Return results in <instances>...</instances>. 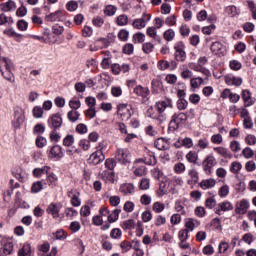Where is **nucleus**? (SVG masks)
<instances>
[{
	"label": "nucleus",
	"instance_id": "1",
	"mask_svg": "<svg viewBox=\"0 0 256 256\" xmlns=\"http://www.w3.org/2000/svg\"><path fill=\"white\" fill-rule=\"evenodd\" d=\"M133 107L129 104H118L117 105V116L118 119H120L121 121H129V119H131V111H132Z\"/></svg>",
	"mask_w": 256,
	"mask_h": 256
},
{
	"label": "nucleus",
	"instance_id": "2",
	"mask_svg": "<svg viewBox=\"0 0 256 256\" xmlns=\"http://www.w3.org/2000/svg\"><path fill=\"white\" fill-rule=\"evenodd\" d=\"M119 215H121V209L116 208L112 212L109 210V214H107V221L101 228V231H109L111 229V223H116L119 221Z\"/></svg>",
	"mask_w": 256,
	"mask_h": 256
},
{
	"label": "nucleus",
	"instance_id": "3",
	"mask_svg": "<svg viewBox=\"0 0 256 256\" xmlns=\"http://www.w3.org/2000/svg\"><path fill=\"white\" fill-rule=\"evenodd\" d=\"M25 121V110L21 107H16L14 109V118L12 120V125L15 129H20Z\"/></svg>",
	"mask_w": 256,
	"mask_h": 256
},
{
	"label": "nucleus",
	"instance_id": "4",
	"mask_svg": "<svg viewBox=\"0 0 256 256\" xmlns=\"http://www.w3.org/2000/svg\"><path fill=\"white\" fill-rule=\"evenodd\" d=\"M151 21V14H148L147 12H144L141 16V18H136L132 22L133 29H137L138 31H141V29H145L147 27V23Z\"/></svg>",
	"mask_w": 256,
	"mask_h": 256
},
{
	"label": "nucleus",
	"instance_id": "5",
	"mask_svg": "<svg viewBox=\"0 0 256 256\" xmlns=\"http://www.w3.org/2000/svg\"><path fill=\"white\" fill-rule=\"evenodd\" d=\"M217 165V159L213 154L208 155L202 162L203 171L206 175L213 173V168Z\"/></svg>",
	"mask_w": 256,
	"mask_h": 256
},
{
	"label": "nucleus",
	"instance_id": "6",
	"mask_svg": "<svg viewBox=\"0 0 256 256\" xmlns=\"http://www.w3.org/2000/svg\"><path fill=\"white\" fill-rule=\"evenodd\" d=\"M115 157L122 165L131 163V152L127 148H118Z\"/></svg>",
	"mask_w": 256,
	"mask_h": 256
},
{
	"label": "nucleus",
	"instance_id": "7",
	"mask_svg": "<svg viewBox=\"0 0 256 256\" xmlns=\"http://www.w3.org/2000/svg\"><path fill=\"white\" fill-rule=\"evenodd\" d=\"M154 107L156 111L159 112L160 115H167L165 111H167V109H173V100L166 98L164 100L156 102Z\"/></svg>",
	"mask_w": 256,
	"mask_h": 256
},
{
	"label": "nucleus",
	"instance_id": "8",
	"mask_svg": "<svg viewBox=\"0 0 256 256\" xmlns=\"http://www.w3.org/2000/svg\"><path fill=\"white\" fill-rule=\"evenodd\" d=\"M109 215V208L102 207L99 209V215L93 216L92 223L96 227H100V229L105 225V221H103V217H107Z\"/></svg>",
	"mask_w": 256,
	"mask_h": 256
},
{
	"label": "nucleus",
	"instance_id": "9",
	"mask_svg": "<svg viewBox=\"0 0 256 256\" xmlns=\"http://www.w3.org/2000/svg\"><path fill=\"white\" fill-rule=\"evenodd\" d=\"M2 248L0 249V256H7L13 253V239L3 238L1 241Z\"/></svg>",
	"mask_w": 256,
	"mask_h": 256
},
{
	"label": "nucleus",
	"instance_id": "10",
	"mask_svg": "<svg viewBox=\"0 0 256 256\" xmlns=\"http://www.w3.org/2000/svg\"><path fill=\"white\" fill-rule=\"evenodd\" d=\"M184 121H187V115L185 113L174 114L169 123L170 128L174 130L179 129V125Z\"/></svg>",
	"mask_w": 256,
	"mask_h": 256
},
{
	"label": "nucleus",
	"instance_id": "11",
	"mask_svg": "<svg viewBox=\"0 0 256 256\" xmlns=\"http://www.w3.org/2000/svg\"><path fill=\"white\" fill-rule=\"evenodd\" d=\"M146 117L150 119H155L159 121V123H163V121H167V115H160L157 108L149 107L146 111Z\"/></svg>",
	"mask_w": 256,
	"mask_h": 256
},
{
	"label": "nucleus",
	"instance_id": "12",
	"mask_svg": "<svg viewBox=\"0 0 256 256\" xmlns=\"http://www.w3.org/2000/svg\"><path fill=\"white\" fill-rule=\"evenodd\" d=\"M174 49L176 61L183 62L185 61V59H187V53L185 52V44L179 42L175 45Z\"/></svg>",
	"mask_w": 256,
	"mask_h": 256
},
{
	"label": "nucleus",
	"instance_id": "13",
	"mask_svg": "<svg viewBox=\"0 0 256 256\" xmlns=\"http://www.w3.org/2000/svg\"><path fill=\"white\" fill-rule=\"evenodd\" d=\"M102 161H105V154H103V151L101 150L93 152L88 159L90 165H99Z\"/></svg>",
	"mask_w": 256,
	"mask_h": 256
},
{
	"label": "nucleus",
	"instance_id": "14",
	"mask_svg": "<svg viewBox=\"0 0 256 256\" xmlns=\"http://www.w3.org/2000/svg\"><path fill=\"white\" fill-rule=\"evenodd\" d=\"M226 85H234V87H241L243 85V78L237 77L233 74H227L224 76Z\"/></svg>",
	"mask_w": 256,
	"mask_h": 256
},
{
	"label": "nucleus",
	"instance_id": "15",
	"mask_svg": "<svg viewBox=\"0 0 256 256\" xmlns=\"http://www.w3.org/2000/svg\"><path fill=\"white\" fill-rule=\"evenodd\" d=\"M99 177L104 183H115V172L113 170H104L99 173Z\"/></svg>",
	"mask_w": 256,
	"mask_h": 256
},
{
	"label": "nucleus",
	"instance_id": "16",
	"mask_svg": "<svg viewBox=\"0 0 256 256\" xmlns=\"http://www.w3.org/2000/svg\"><path fill=\"white\" fill-rule=\"evenodd\" d=\"M46 21L55 22V21H64L65 20V13L61 10H57L53 13L46 15Z\"/></svg>",
	"mask_w": 256,
	"mask_h": 256
},
{
	"label": "nucleus",
	"instance_id": "17",
	"mask_svg": "<svg viewBox=\"0 0 256 256\" xmlns=\"http://www.w3.org/2000/svg\"><path fill=\"white\" fill-rule=\"evenodd\" d=\"M197 183H199V172H197V169L191 168L188 170L187 185L193 186L197 185Z\"/></svg>",
	"mask_w": 256,
	"mask_h": 256
},
{
	"label": "nucleus",
	"instance_id": "18",
	"mask_svg": "<svg viewBox=\"0 0 256 256\" xmlns=\"http://www.w3.org/2000/svg\"><path fill=\"white\" fill-rule=\"evenodd\" d=\"M249 207H250L249 200L242 199L236 204V213H238L239 215H245Z\"/></svg>",
	"mask_w": 256,
	"mask_h": 256
},
{
	"label": "nucleus",
	"instance_id": "19",
	"mask_svg": "<svg viewBox=\"0 0 256 256\" xmlns=\"http://www.w3.org/2000/svg\"><path fill=\"white\" fill-rule=\"evenodd\" d=\"M61 204L59 203H51L48 207H47V213L49 215H52V217L54 219L59 218V212L61 211Z\"/></svg>",
	"mask_w": 256,
	"mask_h": 256
},
{
	"label": "nucleus",
	"instance_id": "20",
	"mask_svg": "<svg viewBox=\"0 0 256 256\" xmlns=\"http://www.w3.org/2000/svg\"><path fill=\"white\" fill-rule=\"evenodd\" d=\"M201 225V223L193 218H188L185 220V231H187L188 233H191L193 231H195V227H199Z\"/></svg>",
	"mask_w": 256,
	"mask_h": 256
},
{
	"label": "nucleus",
	"instance_id": "21",
	"mask_svg": "<svg viewBox=\"0 0 256 256\" xmlns=\"http://www.w3.org/2000/svg\"><path fill=\"white\" fill-rule=\"evenodd\" d=\"M49 125L53 127V129H59L61 125H63V118L59 114H53L49 120H48Z\"/></svg>",
	"mask_w": 256,
	"mask_h": 256
},
{
	"label": "nucleus",
	"instance_id": "22",
	"mask_svg": "<svg viewBox=\"0 0 256 256\" xmlns=\"http://www.w3.org/2000/svg\"><path fill=\"white\" fill-rule=\"evenodd\" d=\"M48 157L50 159H61L63 157V149L59 145H55L50 149Z\"/></svg>",
	"mask_w": 256,
	"mask_h": 256
},
{
	"label": "nucleus",
	"instance_id": "23",
	"mask_svg": "<svg viewBox=\"0 0 256 256\" xmlns=\"http://www.w3.org/2000/svg\"><path fill=\"white\" fill-rule=\"evenodd\" d=\"M210 50L214 55H218L219 57L225 55V46H223L221 42L212 43Z\"/></svg>",
	"mask_w": 256,
	"mask_h": 256
},
{
	"label": "nucleus",
	"instance_id": "24",
	"mask_svg": "<svg viewBox=\"0 0 256 256\" xmlns=\"http://www.w3.org/2000/svg\"><path fill=\"white\" fill-rule=\"evenodd\" d=\"M46 175L45 185H48V187H57L59 178L55 175V173L48 172Z\"/></svg>",
	"mask_w": 256,
	"mask_h": 256
},
{
	"label": "nucleus",
	"instance_id": "25",
	"mask_svg": "<svg viewBox=\"0 0 256 256\" xmlns=\"http://www.w3.org/2000/svg\"><path fill=\"white\" fill-rule=\"evenodd\" d=\"M119 191L122 193V195H133V193H135V185L131 183L122 184Z\"/></svg>",
	"mask_w": 256,
	"mask_h": 256
},
{
	"label": "nucleus",
	"instance_id": "26",
	"mask_svg": "<svg viewBox=\"0 0 256 256\" xmlns=\"http://www.w3.org/2000/svg\"><path fill=\"white\" fill-rule=\"evenodd\" d=\"M151 85L153 93H164L165 88L163 87V82L160 79H153Z\"/></svg>",
	"mask_w": 256,
	"mask_h": 256
},
{
	"label": "nucleus",
	"instance_id": "27",
	"mask_svg": "<svg viewBox=\"0 0 256 256\" xmlns=\"http://www.w3.org/2000/svg\"><path fill=\"white\" fill-rule=\"evenodd\" d=\"M215 185H217V180L213 178L204 179L199 183V187H201V189H203L204 191L207 189H213Z\"/></svg>",
	"mask_w": 256,
	"mask_h": 256
},
{
	"label": "nucleus",
	"instance_id": "28",
	"mask_svg": "<svg viewBox=\"0 0 256 256\" xmlns=\"http://www.w3.org/2000/svg\"><path fill=\"white\" fill-rule=\"evenodd\" d=\"M221 211H233V204L229 201H224L218 204V209L216 210L217 215H221Z\"/></svg>",
	"mask_w": 256,
	"mask_h": 256
},
{
	"label": "nucleus",
	"instance_id": "29",
	"mask_svg": "<svg viewBox=\"0 0 256 256\" xmlns=\"http://www.w3.org/2000/svg\"><path fill=\"white\" fill-rule=\"evenodd\" d=\"M13 70L5 71V68H3V65H0V72L1 75L6 81H9V83H13L15 81V75L12 72Z\"/></svg>",
	"mask_w": 256,
	"mask_h": 256
},
{
	"label": "nucleus",
	"instance_id": "30",
	"mask_svg": "<svg viewBox=\"0 0 256 256\" xmlns=\"http://www.w3.org/2000/svg\"><path fill=\"white\" fill-rule=\"evenodd\" d=\"M0 9L5 13L9 11H15V9H17V4L15 3V1L9 0L8 2L2 3L0 5Z\"/></svg>",
	"mask_w": 256,
	"mask_h": 256
},
{
	"label": "nucleus",
	"instance_id": "31",
	"mask_svg": "<svg viewBox=\"0 0 256 256\" xmlns=\"http://www.w3.org/2000/svg\"><path fill=\"white\" fill-rule=\"evenodd\" d=\"M213 151H215V153H217L221 157H224V159H231L233 157L231 152H229L225 147H214Z\"/></svg>",
	"mask_w": 256,
	"mask_h": 256
},
{
	"label": "nucleus",
	"instance_id": "32",
	"mask_svg": "<svg viewBox=\"0 0 256 256\" xmlns=\"http://www.w3.org/2000/svg\"><path fill=\"white\" fill-rule=\"evenodd\" d=\"M34 250L31 248V244H24L23 247L18 251V256H33Z\"/></svg>",
	"mask_w": 256,
	"mask_h": 256
},
{
	"label": "nucleus",
	"instance_id": "33",
	"mask_svg": "<svg viewBox=\"0 0 256 256\" xmlns=\"http://www.w3.org/2000/svg\"><path fill=\"white\" fill-rule=\"evenodd\" d=\"M225 13L228 15V17H238L240 15L241 10L237 8L235 5H230L225 8Z\"/></svg>",
	"mask_w": 256,
	"mask_h": 256
},
{
	"label": "nucleus",
	"instance_id": "34",
	"mask_svg": "<svg viewBox=\"0 0 256 256\" xmlns=\"http://www.w3.org/2000/svg\"><path fill=\"white\" fill-rule=\"evenodd\" d=\"M169 193V184L167 182H161L159 188L156 191L157 197H163Z\"/></svg>",
	"mask_w": 256,
	"mask_h": 256
},
{
	"label": "nucleus",
	"instance_id": "35",
	"mask_svg": "<svg viewBox=\"0 0 256 256\" xmlns=\"http://www.w3.org/2000/svg\"><path fill=\"white\" fill-rule=\"evenodd\" d=\"M134 93L138 95V97H147L150 91L149 88L139 85L134 88Z\"/></svg>",
	"mask_w": 256,
	"mask_h": 256
},
{
	"label": "nucleus",
	"instance_id": "36",
	"mask_svg": "<svg viewBox=\"0 0 256 256\" xmlns=\"http://www.w3.org/2000/svg\"><path fill=\"white\" fill-rule=\"evenodd\" d=\"M50 169L51 167L49 166H44L42 168H35L33 170V175L34 177H37V178L43 177V175H47L49 173Z\"/></svg>",
	"mask_w": 256,
	"mask_h": 256
},
{
	"label": "nucleus",
	"instance_id": "37",
	"mask_svg": "<svg viewBox=\"0 0 256 256\" xmlns=\"http://www.w3.org/2000/svg\"><path fill=\"white\" fill-rule=\"evenodd\" d=\"M95 44L98 47V49H107V47L111 45V41H109V39L107 38H98L95 41Z\"/></svg>",
	"mask_w": 256,
	"mask_h": 256
},
{
	"label": "nucleus",
	"instance_id": "38",
	"mask_svg": "<svg viewBox=\"0 0 256 256\" xmlns=\"http://www.w3.org/2000/svg\"><path fill=\"white\" fill-rule=\"evenodd\" d=\"M68 197H70L71 205H73V207L81 206V199L79 198V194H73V192H68Z\"/></svg>",
	"mask_w": 256,
	"mask_h": 256
},
{
	"label": "nucleus",
	"instance_id": "39",
	"mask_svg": "<svg viewBox=\"0 0 256 256\" xmlns=\"http://www.w3.org/2000/svg\"><path fill=\"white\" fill-rule=\"evenodd\" d=\"M242 99L244 103L249 107L253 105V100L251 99V91L249 90H242Z\"/></svg>",
	"mask_w": 256,
	"mask_h": 256
},
{
	"label": "nucleus",
	"instance_id": "40",
	"mask_svg": "<svg viewBox=\"0 0 256 256\" xmlns=\"http://www.w3.org/2000/svg\"><path fill=\"white\" fill-rule=\"evenodd\" d=\"M203 85V78L201 77H196V78H191L190 79V86L192 89H199Z\"/></svg>",
	"mask_w": 256,
	"mask_h": 256
},
{
	"label": "nucleus",
	"instance_id": "41",
	"mask_svg": "<svg viewBox=\"0 0 256 256\" xmlns=\"http://www.w3.org/2000/svg\"><path fill=\"white\" fill-rule=\"evenodd\" d=\"M123 211L125 213H133L135 211V203L131 200H128L123 205Z\"/></svg>",
	"mask_w": 256,
	"mask_h": 256
},
{
	"label": "nucleus",
	"instance_id": "42",
	"mask_svg": "<svg viewBox=\"0 0 256 256\" xmlns=\"http://www.w3.org/2000/svg\"><path fill=\"white\" fill-rule=\"evenodd\" d=\"M0 65H3L4 71L13 70V62L9 58H2Z\"/></svg>",
	"mask_w": 256,
	"mask_h": 256
},
{
	"label": "nucleus",
	"instance_id": "43",
	"mask_svg": "<svg viewBox=\"0 0 256 256\" xmlns=\"http://www.w3.org/2000/svg\"><path fill=\"white\" fill-rule=\"evenodd\" d=\"M241 169H243V165L241 164V162L234 161L230 165V172L233 173L234 175L239 173Z\"/></svg>",
	"mask_w": 256,
	"mask_h": 256
},
{
	"label": "nucleus",
	"instance_id": "44",
	"mask_svg": "<svg viewBox=\"0 0 256 256\" xmlns=\"http://www.w3.org/2000/svg\"><path fill=\"white\" fill-rule=\"evenodd\" d=\"M91 206H93V202H88L87 206H83L80 210V215L82 217H89L91 215Z\"/></svg>",
	"mask_w": 256,
	"mask_h": 256
},
{
	"label": "nucleus",
	"instance_id": "45",
	"mask_svg": "<svg viewBox=\"0 0 256 256\" xmlns=\"http://www.w3.org/2000/svg\"><path fill=\"white\" fill-rule=\"evenodd\" d=\"M152 211H154V213H163V211H165V204L161 202H154L152 204Z\"/></svg>",
	"mask_w": 256,
	"mask_h": 256
},
{
	"label": "nucleus",
	"instance_id": "46",
	"mask_svg": "<svg viewBox=\"0 0 256 256\" xmlns=\"http://www.w3.org/2000/svg\"><path fill=\"white\" fill-rule=\"evenodd\" d=\"M116 23L119 27H123L129 23V18L125 14L119 15L116 19Z\"/></svg>",
	"mask_w": 256,
	"mask_h": 256
},
{
	"label": "nucleus",
	"instance_id": "47",
	"mask_svg": "<svg viewBox=\"0 0 256 256\" xmlns=\"http://www.w3.org/2000/svg\"><path fill=\"white\" fill-rule=\"evenodd\" d=\"M185 169H186V167L183 162H178V163L174 164V167H173L174 173H176L177 175L183 174Z\"/></svg>",
	"mask_w": 256,
	"mask_h": 256
},
{
	"label": "nucleus",
	"instance_id": "48",
	"mask_svg": "<svg viewBox=\"0 0 256 256\" xmlns=\"http://www.w3.org/2000/svg\"><path fill=\"white\" fill-rule=\"evenodd\" d=\"M229 251V242L221 241L218 245V253L225 254Z\"/></svg>",
	"mask_w": 256,
	"mask_h": 256
},
{
	"label": "nucleus",
	"instance_id": "49",
	"mask_svg": "<svg viewBox=\"0 0 256 256\" xmlns=\"http://www.w3.org/2000/svg\"><path fill=\"white\" fill-rule=\"evenodd\" d=\"M244 168H245V171H247V173H253V171L256 170L255 161L253 160L247 161L244 165Z\"/></svg>",
	"mask_w": 256,
	"mask_h": 256
},
{
	"label": "nucleus",
	"instance_id": "50",
	"mask_svg": "<svg viewBox=\"0 0 256 256\" xmlns=\"http://www.w3.org/2000/svg\"><path fill=\"white\" fill-rule=\"evenodd\" d=\"M154 145H155L156 149H158L159 151H163V149H165V147H167V142H165V139H163V138H158L154 142Z\"/></svg>",
	"mask_w": 256,
	"mask_h": 256
},
{
	"label": "nucleus",
	"instance_id": "51",
	"mask_svg": "<svg viewBox=\"0 0 256 256\" xmlns=\"http://www.w3.org/2000/svg\"><path fill=\"white\" fill-rule=\"evenodd\" d=\"M111 239H121L123 237V231L119 228H114L110 232Z\"/></svg>",
	"mask_w": 256,
	"mask_h": 256
},
{
	"label": "nucleus",
	"instance_id": "52",
	"mask_svg": "<svg viewBox=\"0 0 256 256\" xmlns=\"http://www.w3.org/2000/svg\"><path fill=\"white\" fill-rule=\"evenodd\" d=\"M242 155L244 159H252V157L255 155V152L251 147H246L242 150Z\"/></svg>",
	"mask_w": 256,
	"mask_h": 256
},
{
	"label": "nucleus",
	"instance_id": "53",
	"mask_svg": "<svg viewBox=\"0 0 256 256\" xmlns=\"http://www.w3.org/2000/svg\"><path fill=\"white\" fill-rule=\"evenodd\" d=\"M117 13V7L113 5H108L104 9V14H106L108 17H113Z\"/></svg>",
	"mask_w": 256,
	"mask_h": 256
},
{
	"label": "nucleus",
	"instance_id": "54",
	"mask_svg": "<svg viewBox=\"0 0 256 256\" xmlns=\"http://www.w3.org/2000/svg\"><path fill=\"white\" fill-rule=\"evenodd\" d=\"M151 201H153V198H151V195L149 194H143L140 197L141 205H144V206L151 205Z\"/></svg>",
	"mask_w": 256,
	"mask_h": 256
},
{
	"label": "nucleus",
	"instance_id": "55",
	"mask_svg": "<svg viewBox=\"0 0 256 256\" xmlns=\"http://www.w3.org/2000/svg\"><path fill=\"white\" fill-rule=\"evenodd\" d=\"M43 182L42 181H37L32 184L31 190L32 193H39V191H43Z\"/></svg>",
	"mask_w": 256,
	"mask_h": 256
},
{
	"label": "nucleus",
	"instance_id": "56",
	"mask_svg": "<svg viewBox=\"0 0 256 256\" xmlns=\"http://www.w3.org/2000/svg\"><path fill=\"white\" fill-rule=\"evenodd\" d=\"M146 35L151 39H157V28L155 26H150L146 30Z\"/></svg>",
	"mask_w": 256,
	"mask_h": 256
},
{
	"label": "nucleus",
	"instance_id": "57",
	"mask_svg": "<svg viewBox=\"0 0 256 256\" xmlns=\"http://www.w3.org/2000/svg\"><path fill=\"white\" fill-rule=\"evenodd\" d=\"M229 185L225 184L223 186L220 187L219 191H218V195L219 197L225 198L227 197V195H229Z\"/></svg>",
	"mask_w": 256,
	"mask_h": 256
},
{
	"label": "nucleus",
	"instance_id": "58",
	"mask_svg": "<svg viewBox=\"0 0 256 256\" xmlns=\"http://www.w3.org/2000/svg\"><path fill=\"white\" fill-rule=\"evenodd\" d=\"M32 115L35 119H41V117H43V108L35 106L32 110Z\"/></svg>",
	"mask_w": 256,
	"mask_h": 256
},
{
	"label": "nucleus",
	"instance_id": "59",
	"mask_svg": "<svg viewBox=\"0 0 256 256\" xmlns=\"http://www.w3.org/2000/svg\"><path fill=\"white\" fill-rule=\"evenodd\" d=\"M132 247L133 246H132L131 242H129V241H122L120 243V249H122V253H127V252L131 251Z\"/></svg>",
	"mask_w": 256,
	"mask_h": 256
},
{
	"label": "nucleus",
	"instance_id": "60",
	"mask_svg": "<svg viewBox=\"0 0 256 256\" xmlns=\"http://www.w3.org/2000/svg\"><path fill=\"white\" fill-rule=\"evenodd\" d=\"M69 107L71 109H74V111H76V109H79L81 107V101L77 98H72L69 101Z\"/></svg>",
	"mask_w": 256,
	"mask_h": 256
},
{
	"label": "nucleus",
	"instance_id": "61",
	"mask_svg": "<svg viewBox=\"0 0 256 256\" xmlns=\"http://www.w3.org/2000/svg\"><path fill=\"white\" fill-rule=\"evenodd\" d=\"M150 187V181L147 178H142L139 184V189L141 191H147Z\"/></svg>",
	"mask_w": 256,
	"mask_h": 256
},
{
	"label": "nucleus",
	"instance_id": "62",
	"mask_svg": "<svg viewBox=\"0 0 256 256\" xmlns=\"http://www.w3.org/2000/svg\"><path fill=\"white\" fill-rule=\"evenodd\" d=\"M65 215L68 219L72 220L74 217H77L78 212H77V210H75L73 208H66Z\"/></svg>",
	"mask_w": 256,
	"mask_h": 256
},
{
	"label": "nucleus",
	"instance_id": "63",
	"mask_svg": "<svg viewBox=\"0 0 256 256\" xmlns=\"http://www.w3.org/2000/svg\"><path fill=\"white\" fill-rule=\"evenodd\" d=\"M79 115L80 114L77 112V110H71L70 112H68L67 117L69 121H71L72 123H75V121L79 119Z\"/></svg>",
	"mask_w": 256,
	"mask_h": 256
},
{
	"label": "nucleus",
	"instance_id": "64",
	"mask_svg": "<svg viewBox=\"0 0 256 256\" xmlns=\"http://www.w3.org/2000/svg\"><path fill=\"white\" fill-rule=\"evenodd\" d=\"M186 159L189 163H197V153L194 151H190L188 154H186Z\"/></svg>",
	"mask_w": 256,
	"mask_h": 256
}]
</instances>
